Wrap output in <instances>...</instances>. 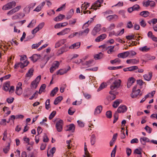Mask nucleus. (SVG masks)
Segmentation results:
<instances>
[{
  "label": "nucleus",
  "instance_id": "38",
  "mask_svg": "<svg viewBox=\"0 0 157 157\" xmlns=\"http://www.w3.org/2000/svg\"><path fill=\"white\" fill-rule=\"evenodd\" d=\"M120 104V102L118 100H117L113 102V106L114 108H117Z\"/></svg>",
  "mask_w": 157,
  "mask_h": 157
},
{
  "label": "nucleus",
  "instance_id": "15",
  "mask_svg": "<svg viewBox=\"0 0 157 157\" xmlns=\"http://www.w3.org/2000/svg\"><path fill=\"white\" fill-rule=\"evenodd\" d=\"M81 44L80 42H77L76 43L72 44L71 46L69 47V48L71 49H77L79 48Z\"/></svg>",
  "mask_w": 157,
  "mask_h": 157
},
{
  "label": "nucleus",
  "instance_id": "41",
  "mask_svg": "<svg viewBox=\"0 0 157 157\" xmlns=\"http://www.w3.org/2000/svg\"><path fill=\"white\" fill-rule=\"evenodd\" d=\"M10 144L9 143L8 145L3 149V151L6 154L8 153L10 149Z\"/></svg>",
  "mask_w": 157,
  "mask_h": 157
},
{
  "label": "nucleus",
  "instance_id": "40",
  "mask_svg": "<svg viewBox=\"0 0 157 157\" xmlns=\"http://www.w3.org/2000/svg\"><path fill=\"white\" fill-rule=\"evenodd\" d=\"M32 90H28V94H24V97L25 98H27L32 94Z\"/></svg>",
  "mask_w": 157,
  "mask_h": 157
},
{
  "label": "nucleus",
  "instance_id": "14",
  "mask_svg": "<svg viewBox=\"0 0 157 157\" xmlns=\"http://www.w3.org/2000/svg\"><path fill=\"white\" fill-rule=\"evenodd\" d=\"M135 81V79L133 77H131L129 78L128 80L127 86L128 88H130Z\"/></svg>",
  "mask_w": 157,
  "mask_h": 157
},
{
  "label": "nucleus",
  "instance_id": "48",
  "mask_svg": "<svg viewBox=\"0 0 157 157\" xmlns=\"http://www.w3.org/2000/svg\"><path fill=\"white\" fill-rule=\"evenodd\" d=\"M117 148V146L116 145L113 149L112 153H111V157H115V155L116 152V149Z\"/></svg>",
  "mask_w": 157,
  "mask_h": 157
},
{
  "label": "nucleus",
  "instance_id": "47",
  "mask_svg": "<svg viewBox=\"0 0 157 157\" xmlns=\"http://www.w3.org/2000/svg\"><path fill=\"white\" fill-rule=\"evenodd\" d=\"M75 112V110L71 107L68 110V114L71 115H72Z\"/></svg>",
  "mask_w": 157,
  "mask_h": 157
},
{
  "label": "nucleus",
  "instance_id": "42",
  "mask_svg": "<svg viewBox=\"0 0 157 157\" xmlns=\"http://www.w3.org/2000/svg\"><path fill=\"white\" fill-rule=\"evenodd\" d=\"M106 86V84L104 83H102L100 86L99 87L98 89V91H99L100 90L103 89V88H105Z\"/></svg>",
  "mask_w": 157,
  "mask_h": 157
},
{
  "label": "nucleus",
  "instance_id": "64",
  "mask_svg": "<svg viewBox=\"0 0 157 157\" xmlns=\"http://www.w3.org/2000/svg\"><path fill=\"white\" fill-rule=\"evenodd\" d=\"M76 21V19H74L73 20H70L69 21V24L70 25H74Z\"/></svg>",
  "mask_w": 157,
  "mask_h": 157
},
{
  "label": "nucleus",
  "instance_id": "60",
  "mask_svg": "<svg viewBox=\"0 0 157 157\" xmlns=\"http://www.w3.org/2000/svg\"><path fill=\"white\" fill-rule=\"evenodd\" d=\"M61 48L63 51L64 52H66L68 50V46L65 44Z\"/></svg>",
  "mask_w": 157,
  "mask_h": 157
},
{
  "label": "nucleus",
  "instance_id": "26",
  "mask_svg": "<svg viewBox=\"0 0 157 157\" xmlns=\"http://www.w3.org/2000/svg\"><path fill=\"white\" fill-rule=\"evenodd\" d=\"M74 13V11L73 9L70 10L66 15V19L67 20L70 19Z\"/></svg>",
  "mask_w": 157,
  "mask_h": 157
},
{
  "label": "nucleus",
  "instance_id": "1",
  "mask_svg": "<svg viewBox=\"0 0 157 157\" xmlns=\"http://www.w3.org/2000/svg\"><path fill=\"white\" fill-rule=\"evenodd\" d=\"M89 29L87 28L83 31H80L78 32L73 33L69 35L68 37L69 38H71L76 36L79 37L83 35H86L89 32Z\"/></svg>",
  "mask_w": 157,
  "mask_h": 157
},
{
  "label": "nucleus",
  "instance_id": "31",
  "mask_svg": "<svg viewBox=\"0 0 157 157\" xmlns=\"http://www.w3.org/2000/svg\"><path fill=\"white\" fill-rule=\"evenodd\" d=\"M150 49V47H148L147 46L141 47L139 48V50L142 52H147Z\"/></svg>",
  "mask_w": 157,
  "mask_h": 157
},
{
  "label": "nucleus",
  "instance_id": "36",
  "mask_svg": "<svg viewBox=\"0 0 157 157\" xmlns=\"http://www.w3.org/2000/svg\"><path fill=\"white\" fill-rule=\"evenodd\" d=\"M115 27V25L114 23L111 24L107 28V30L108 31H110L114 29Z\"/></svg>",
  "mask_w": 157,
  "mask_h": 157
},
{
  "label": "nucleus",
  "instance_id": "51",
  "mask_svg": "<svg viewBox=\"0 0 157 157\" xmlns=\"http://www.w3.org/2000/svg\"><path fill=\"white\" fill-rule=\"evenodd\" d=\"M134 153L138 155H141L142 153L140 149H136L134 151Z\"/></svg>",
  "mask_w": 157,
  "mask_h": 157
},
{
  "label": "nucleus",
  "instance_id": "62",
  "mask_svg": "<svg viewBox=\"0 0 157 157\" xmlns=\"http://www.w3.org/2000/svg\"><path fill=\"white\" fill-rule=\"evenodd\" d=\"M89 22H90V21H88L87 22H86V23H84V24L83 25V26L82 27V29H83L85 28H86L89 25Z\"/></svg>",
  "mask_w": 157,
  "mask_h": 157
},
{
  "label": "nucleus",
  "instance_id": "5",
  "mask_svg": "<svg viewBox=\"0 0 157 157\" xmlns=\"http://www.w3.org/2000/svg\"><path fill=\"white\" fill-rule=\"evenodd\" d=\"M121 82V80L120 79H117L115 80L110 86L111 89L113 90L118 88L120 86Z\"/></svg>",
  "mask_w": 157,
  "mask_h": 157
},
{
  "label": "nucleus",
  "instance_id": "20",
  "mask_svg": "<svg viewBox=\"0 0 157 157\" xmlns=\"http://www.w3.org/2000/svg\"><path fill=\"white\" fill-rule=\"evenodd\" d=\"M152 73L149 72L148 75L146 74L144 75L143 77L144 79L147 81H149L151 79L152 77Z\"/></svg>",
  "mask_w": 157,
  "mask_h": 157
},
{
  "label": "nucleus",
  "instance_id": "45",
  "mask_svg": "<svg viewBox=\"0 0 157 157\" xmlns=\"http://www.w3.org/2000/svg\"><path fill=\"white\" fill-rule=\"evenodd\" d=\"M44 25V22H42L40 23L38 26L36 27L37 28V29H38V31L41 29L43 27Z\"/></svg>",
  "mask_w": 157,
  "mask_h": 157
},
{
  "label": "nucleus",
  "instance_id": "27",
  "mask_svg": "<svg viewBox=\"0 0 157 157\" xmlns=\"http://www.w3.org/2000/svg\"><path fill=\"white\" fill-rule=\"evenodd\" d=\"M96 141V137L94 134H93L91 135L90 138V142L91 144L92 145L94 144Z\"/></svg>",
  "mask_w": 157,
  "mask_h": 157
},
{
  "label": "nucleus",
  "instance_id": "6",
  "mask_svg": "<svg viewBox=\"0 0 157 157\" xmlns=\"http://www.w3.org/2000/svg\"><path fill=\"white\" fill-rule=\"evenodd\" d=\"M60 63L58 61H55L53 62L51 67L50 68V71L51 73H52L54 71L59 67Z\"/></svg>",
  "mask_w": 157,
  "mask_h": 157
},
{
  "label": "nucleus",
  "instance_id": "9",
  "mask_svg": "<svg viewBox=\"0 0 157 157\" xmlns=\"http://www.w3.org/2000/svg\"><path fill=\"white\" fill-rule=\"evenodd\" d=\"M106 19L109 21H116L118 19V16L116 14L110 15L106 17Z\"/></svg>",
  "mask_w": 157,
  "mask_h": 157
},
{
  "label": "nucleus",
  "instance_id": "16",
  "mask_svg": "<svg viewBox=\"0 0 157 157\" xmlns=\"http://www.w3.org/2000/svg\"><path fill=\"white\" fill-rule=\"evenodd\" d=\"M40 54H35L33 55L30 57L31 60L33 62H35L40 58Z\"/></svg>",
  "mask_w": 157,
  "mask_h": 157
},
{
  "label": "nucleus",
  "instance_id": "32",
  "mask_svg": "<svg viewBox=\"0 0 157 157\" xmlns=\"http://www.w3.org/2000/svg\"><path fill=\"white\" fill-rule=\"evenodd\" d=\"M15 93L17 95H20L22 93V88L16 87Z\"/></svg>",
  "mask_w": 157,
  "mask_h": 157
},
{
  "label": "nucleus",
  "instance_id": "49",
  "mask_svg": "<svg viewBox=\"0 0 157 157\" xmlns=\"http://www.w3.org/2000/svg\"><path fill=\"white\" fill-rule=\"evenodd\" d=\"M129 71H132L138 69V67L137 66H132L129 67Z\"/></svg>",
  "mask_w": 157,
  "mask_h": 157
},
{
  "label": "nucleus",
  "instance_id": "33",
  "mask_svg": "<svg viewBox=\"0 0 157 157\" xmlns=\"http://www.w3.org/2000/svg\"><path fill=\"white\" fill-rule=\"evenodd\" d=\"M36 20H33L27 26L28 28H33L34 27L36 23Z\"/></svg>",
  "mask_w": 157,
  "mask_h": 157
},
{
  "label": "nucleus",
  "instance_id": "39",
  "mask_svg": "<svg viewBox=\"0 0 157 157\" xmlns=\"http://www.w3.org/2000/svg\"><path fill=\"white\" fill-rule=\"evenodd\" d=\"M120 62L121 60L118 58H117L114 60L110 61V63L112 64L117 63H120Z\"/></svg>",
  "mask_w": 157,
  "mask_h": 157
},
{
  "label": "nucleus",
  "instance_id": "28",
  "mask_svg": "<svg viewBox=\"0 0 157 157\" xmlns=\"http://www.w3.org/2000/svg\"><path fill=\"white\" fill-rule=\"evenodd\" d=\"M63 98L61 96H59L56 98L55 100L54 104L55 105H57L62 100Z\"/></svg>",
  "mask_w": 157,
  "mask_h": 157
},
{
  "label": "nucleus",
  "instance_id": "23",
  "mask_svg": "<svg viewBox=\"0 0 157 157\" xmlns=\"http://www.w3.org/2000/svg\"><path fill=\"white\" fill-rule=\"evenodd\" d=\"M65 17L64 15L60 14L55 18L54 20L56 21H58L63 19Z\"/></svg>",
  "mask_w": 157,
  "mask_h": 157
},
{
  "label": "nucleus",
  "instance_id": "53",
  "mask_svg": "<svg viewBox=\"0 0 157 157\" xmlns=\"http://www.w3.org/2000/svg\"><path fill=\"white\" fill-rule=\"evenodd\" d=\"M114 46H110L108 47V48H109L110 49L107 52L108 54H110L113 51V49Z\"/></svg>",
  "mask_w": 157,
  "mask_h": 157
},
{
  "label": "nucleus",
  "instance_id": "7",
  "mask_svg": "<svg viewBox=\"0 0 157 157\" xmlns=\"http://www.w3.org/2000/svg\"><path fill=\"white\" fill-rule=\"evenodd\" d=\"M63 124V122L62 120H60L57 121L56 124V127L57 131L61 132L62 131Z\"/></svg>",
  "mask_w": 157,
  "mask_h": 157
},
{
  "label": "nucleus",
  "instance_id": "10",
  "mask_svg": "<svg viewBox=\"0 0 157 157\" xmlns=\"http://www.w3.org/2000/svg\"><path fill=\"white\" fill-rule=\"evenodd\" d=\"M127 110L126 106L124 105H121L118 108L117 111L118 113H124Z\"/></svg>",
  "mask_w": 157,
  "mask_h": 157
},
{
  "label": "nucleus",
  "instance_id": "57",
  "mask_svg": "<svg viewBox=\"0 0 157 157\" xmlns=\"http://www.w3.org/2000/svg\"><path fill=\"white\" fill-rule=\"evenodd\" d=\"M130 61H131V63L132 64H136L138 63L139 62V60L136 59H130Z\"/></svg>",
  "mask_w": 157,
  "mask_h": 157
},
{
  "label": "nucleus",
  "instance_id": "63",
  "mask_svg": "<svg viewBox=\"0 0 157 157\" xmlns=\"http://www.w3.org/2000/svg\"><path fill=\"white\" fill-rule=\"evenodd\" d=\"M139 142V140L137 138H135L132 139L130 142L131 144H134L135 143H137Z\"/></svg>",
  "mask_w": 157,
  "mask_h": 157
},
{
  "label": "nucleus",
  "instance_id": "2",
  "mask_svg": "<svg viewBox=\"0 0 157 157\" xmlns=\"http://www.w3.org/2000/svg\"><path fill=\"white\" fill-rule=\"evenodd\" d=\"M41 79V76H38L31 83V87L32 89H35L37 87L39 82Z\"/></svg>",
  "mask_w": 157,
  "mask_h": 157
},
{
  "label": "nucleus",
  "instance_id": "37",
  "mask_svg": "<svg viewBox=\"0 0 157 157\" xmlns=\"http://www.w3.org/2000/svg\"><path fill=\"white\" fill-rule=\"evenodd\" d=\"M46 87V85L45 84H42L40 86L39 89V94H40L43 90L45 89Z\"/></svg>",
  "mask_w": 157,
  "mask_h": 157
},
{
  "label": "nucleus",
  "instance_id": "25",
  "mask_svg": "<svg viewBox=\"0 0 157 157\" xmlns=\"http://www.w3.org/2000/svg\"><path fill=\"white\" fill-rule=\"evenodd\" d=\"M103 54L100 52L98 54H96L94 56V58L95 60L99 59H102L103 56Z\"/></svg>",
  "mask_w": 157,
  "mask_h": 157
},
{
  "label": "nucleus",
  "instance_id": "11",
  "mask_svg": "<svg viewBox=\"0 0 157 157\" xmlns=\"http://www.w3.org/2000/svg\"><path fill=\"white\" fill-rule=\"evenodd\" d=\"M71 69V67L69 66L68 68L67 69L65 68L60 69L58 70L57 72V75H63L64 74L66 73L68 71H69Z\"/></svg>",
  "mask_w": 157,
  "mask_h": 157
},
{
  "label": "nucleus",
  "instance_id": "54",
  "mask_svg": "<svg viewBox=\"0 0 157 157\" xmlns=\"http://www.w3.org/2000/svg\"><path fill=\"white\" fill-rule=\"evenodd\" d=\"M38 91H36V92L32 95V96L29 98L30 100H32L34 98H36L38 95Z\"/></svg>",
  "mask_w": 157,
  "mask_h": 157
},
{
  "label": "nucleus",
  "instance_id": "43",
  "mask_svg": "<svg viewBox=\"0 0 157 157\" xmlns=\"http://www.w3.org/2000/svg\"><path fill=\"white\" fill-rule=\"evenodd\" d=\"M106 117L109 118H110L112 117V113L111 111H107L106 113Z\"/></svg>",
  "mask_w": 157,
  "mask_h": 157
},
{
  "label": "nucleus",
  "instance_id": "21",
  "mask_svg": "<svg viewBox=\"0 0 157 157\" xmlns=\"http://www.w3.org/2000/svg\"><path fill=\"white\" fill-rule=\"evenodd\" d=\"M90 3L87 2H85L83 4H82L81 6L82 10H86L87 8L90 6Z\"/></svg>",
  "mask_w": 157,
  "mask_h": 157
},
{
  "label": "nucleus",
  "instance_id": "55",
  "mask_svg": "<svg viewBox=\"0 0 157 157\" xmlns=\"http://www.w3.org/2000/svg\"><path fill=\"white\" fill-rule=\"evenodd\" d=\"M140 25L143 27H145L146 25V23L145 21L143 20L140 22Z\"/></svg>",
  "mask_w": 157,
  "mask_h": 157
},
{
  "label": "nucleus",
  "instance_id": "61",
  "mask_svg": "<svg viewBox=\"0 0 157 157\" xmlns=\"http://www.w3.org/2000/svg\"><path fill=\"white\" fill-rule=\"evenodd\" d=\"M132 7L134 11L140 8V6L136 4L134 5Z\"/></svg>",
  "mask_w": 157,
  "mask_h": 157
},
{
  "label": "nucleus",
  "instance_id": "12",
  "mask_svg": "<svg viewBox=\"0 0 157 157\" xmlns=\"http://www.w3.org/2000/svg\"><path fill=\"white\" fill-rule=\"evenodd\" d=\"M129 54V52L127 51L118 54L117 55V56L120 58H125L128 56Z\"/></svg>",
  "mask_w": 157,
  "mask_h": 157
},
{
  "label": "nucleus",
  "instance_id": "30",
  "mask_svg": "<svg viewBox=\"0 0 157 157\" xmlns=\"http://www.w3.org/2000/svg\"><path fill=\"white\" fill-rule=\"evenodd\" d=\"M150 14L149 12L147 11H144L140 13V15L144 17H147Z\"/></svg>",
  "mask_w": 157,
  "mask_h": 157
},
{
  "label": "nucleus",
  "instance_id": "52",
  "mask_svg": "<svg viewBox=\"0 0 157 157\" xmlns=\"http://www.w3.org/2000/svg\"><path fill=\"white\" fill-rule=\"evenodd\" d=\"M71 29L69 28H66L63 30L64 35L69 33Z\"/></svg>",
  "mask_w": 157,
  "mask_h": 157
},
{
  "label": "nucleus",
  "instance_id": "50",
  "mask_svg": "<svg viewBox=\"0 0 157 157\" xmlns=\"http://www.w3.org/2000/svg\"><path fill=\"white\" fill-rule=\"evenodd\" d=\"M14 100L13 98H8L6 99V101L9 104L12 103Z\"/></svg>",
  "mask_w": 157,
  "mask_h": 157
},
{
  "label": "nucleus",
  "instance_id": "44",
  "mask_svg": "<svg viewBox=\"0 0 157 157\" xmlns=\"http://www.w3.org/2000/svg\"><path fill=\"white\" fill-rule=\"evenodd\" d=\"M56 112L55 111H53L50 114L49 117V120L52 119L55 116Z\"/></svg>",
  "mask_w": 157,
  "mask_h": 157
},
{
  "label": "nucleus",
  "instance_id": "56",
  "mask_svg": "<svg viewBox=\"0 0 157 157\" xmlns=\"http://www.w3.org/2000/svg\"><path fill=\"white\" fill-rule=\"evenodd\" d=\"M94 62V60L93 59H90L88 61H86V63L88 65V67H90L91 66V64L93 63Z\"/></svg>",
  "mask_w": 157,
  "mask_h": 157
},
{
  "label": "nucleus",
  "instance_id": "3",
  "mask_svg": "<svg viewBox=\"0 0 157 157\" xmlns=\"http://www.w3.org/2000/svg\"><path fill=\"white\" fill-rule=\"evenodd\" d=\"M103 0H98L93 4L90 9L96 10L98 7H100L101 6V4L103 3Z\"/></svg>",
  "mask_w": 157,
  "mask_h": 157
},
{
  "label": "nucleus",
  "instance_id": "18",
  "mask_svg": "<svg viewBox=\"0 0 157 157\" xmlns=\"http://www.w3.org/2000/svg\"><path fill=\"white\" fill-rule=\"evenodd\" d=\"M102 110V107L101 105H99L95 109L94 114V115L97 114L101 113Z\"/></svg>",
  "mask_w": 157,
  "mask_h": 157
},
{
  "label": "nucleus",
  "instance_id": "8",
  "mask_svg": "<svg viewBox=\"0 0 157 157\" xmlns=\"http://www.w3.org/2000/svg\"><path fill=\"white\" fill-rule=\"evenodd\" d=\"M140 89H137L136 90L132 91L131 94V97L132 98H135L138 96L139 97L141 96L142 95V93H140Z\"/></svg>",
  "mask_w": 157,
  "mask_h": 157
},
{
  "label": "nucleus",
  "instance_id": "58",
  "mask_svg": "<svg viewBox=\"0 0 157 157\" xmlns=\"http://www.w3.org/2000/svg\"><path fill=\"white\" fill-rule=\"evenodd\" d=\"M100 29L101 28L100 26H99L98 25H97L94 27L93 29L98 33L100 31Z\"/></svg>",
  "mask_w": 157,
  "mask_h": 157
},
{
  "label": "nucleus",
  "instance_id": "29",
  "mask_svg": "<svg viewBox=\"0 0 157 157\" xmlns=\"http://www.w3.org/2000/svg\"><path fill=\"white\" fill-rule=\"evenodd\" d=\"M59 89L57 87H56L52 90L50 93V96L52 97H54L58 91Z\"/></svg>",
  "mask_w": 157,
  "mask_h": 157
},
{
  "label": "nucleus",
  "instance_id": "4",
  "mask_svg": "<svg viewBox=\"0 0 157 157\" xmlns=\"http://www.w3.org/2000/svg\"><path fill=\"white\" fill-rule=\"evenodd\" d=\"M16 5V2H10L4 6L2 8V9L3 10H9L14 7Z\"/></svg>",
  "mask_w": 157,
  "mask_h": 157
},
{
  "label": "nucleus",
  "instance_id": "59",
  "mask_svg": "<svg viewBox=\"0 0 157 157\" xmlns=\"http://www.w3.org/2000/svg\"><path fill=\"white\" fill-rule=\"evenodd\" d=\"M134 37V35H128L126 36V38L128 40L133 39Z\"/></svg>",
  "mask_w": 157,
  "mask_h": 157
},
{
  "label": "nucleus",
  "instance_id": "17",
  "mask_svg": "<svg viewBox=\"0 0 157 157\" xmlns=\"http://www.w3.org/2000/svg\"><path fill=\"white\" fill-rule=\"evenodd\" d=\"M75 128V126L73 124H71L68 125L67 127V131H71L72 132H74Z\"/></svg>",
  "mask_w": 157,
  "mask_h": 157
},
{
  "label": "nucleus",
  "instance_id": "35",
  "mask_svg": "<svg viewBox=\"0 0 157 157\" xmlns=\"http://www.w3.org/2000/svg\"><path fill=\"white\" fill-rule=\"evenodd\" d=\"M119 115L117 111H116L115 113L113 115V117L114 120L113 121V123H115L118 119Z\"/></svg>",
  "mask_w": 157,
  "mask_h": 157
},
{
  "label": "nucleus",
  "instance_id": "46",
  "mask_svg": "<svg viewBox=\"0 0 157 157\" xmlns=\"http://www.w3.org/2000/svg\"><path fill=\"white\" fill-rule=\"evenodd\" d=\"M144 129L148 132L149 133H151L152 131V129L150 127L147 125L144 128Z\"/></svg>",
  "mask_w": 157,
  "mask_h": 157
},
{
  "label": "nucleus",
  "instance_id": "22",
  "mask_svg": "<svg viewBox=\"0 0 157 157\" xmlns=\"http://www.w3.org/2000/svg\"><path fill=\"white\" fill-rule=\"evenodd\" d=\"M34 70L33 68L30 69L28 71V72L25 75L26 77H31L33 75V72Z\"/></svg>",
  "mask_w": 157,
  "mask_h": 157
},
{
  "label": "nucleus",
  "instance_id": "19",
  "mask_svg": "<svg viewBox=\"0 0 157 157\" xmlns=\"http://www.w3.org/2000/svg\"><path fill=\"white\" fill-rule=\"evenodd\" d=\"M10 86V82H7L4 84L3 85V89L5 91H8Z\"/></svg>",
  "mask_w": 157,
  "mask_h": 157
},
{
  "label": "nucleus",
  "instance_id": "24",
  "mask_svg": "<svg viewBox=\"0 0 157 157\" xmlns=\"http://www.w3.org/2000/svg\"><path fill=\"white\" fill-rule=\"evenodd\" d=\"M140 141L143 145L145 144V143L144 142H149L150 141L149 139L146 137H143L140 138Z\"/></svg>",
  "mask_w": 157,
  "mask_h": 157
},
{
  "label": "nucleus",
  "instance_id": "34",
  "mask_svg": "<svg viewBox=\"0 0 157 157\" xmlns=\"http://www.w3.org/2000/svg\"><path fill=\"white\" fill-rule=\"evenodd\" d=\"M20 63V67L21 68H24L29 63V62L27 61H25L24 63Z\"/></svg>",
  "mask_w": 157,
  "mask_h": 157
},
{
  "label": "nucleus",
  "instance_id": "13",
  "mask_svg": "<svg viewBox=\"0 0 157 157\" xmlns=\"http://www.w3.org/2000/svg\"><path fill=\"white\" fill-rule=\"evenodd\" d=\"M106 36L107 35L105 34H102L97 37L95 39V41L96 42H99L105 38Z\"/></svg>",
  "mask_w": 157,
  "mask_h": 157
}]
</instances>
